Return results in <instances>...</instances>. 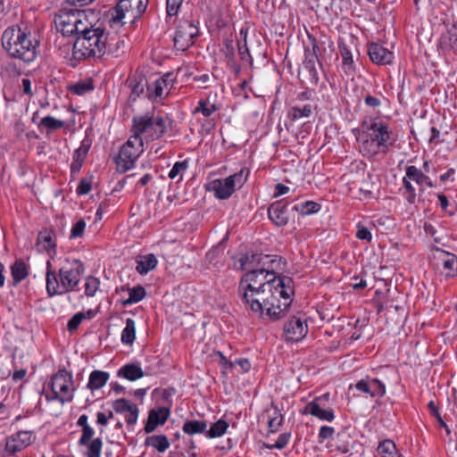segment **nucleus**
Masks as SVG:
<instances>
[{"label":"nucleus","instance_id":"a211bd4d","mask_svg":"<svg viewBox=\"0 0 457 457\" xmlns=\"http://www.w3.org/2000/svg\"><path fill=\"white\" fill-rule=\"evenodd\" d=\"M268 217L278 227L287 225L290 217L287 200L281 199L272 203L268 208Z\"/></svg>","mask_w":457,"mask_h":457},{"label":"nucleus","instance_id":"c85d7f7f","mask_svg":"<svg viewBox=\"0 0 457 457\" xmlns=\"http://www.w3.org/2000/svg\"><path fill=\"white\" fill-rule=\"evenodd\" d=\"M439 258L445 276L446 278L457 276V256L452 253L442 251Z\"/></svg>","mask_w":457,"mask_h":457},{"label":"nucleus","instance_id":"7ed1b4c3","mask_svg":"<svg viewBox=\"0 0 457 457\" xmlns=\"http://www.w3.org/2000/svg\"><path fill=\"white\" fill-rule=\"evenodd\" d=\"M65 262L58 272L53 269L50 261L46 262V292L50 297L77 290L80 276L85 271L84 264L79 259H65Z\"/></svg>","mask_w":457,"mask_h":457},{"label":"nucleus","instance_id":"f257e3e1","mask_svg":"<svg viewBox=\"0 0 457 457\" xmlns=\"http://www.w3.org/2000/svg\"><path fill=\"white\" fill-rule=\"evenodd\" d=\"M2 46L11 58L23 62H33L38 53L40 41L31 31V28L21 23L8 27L1 37Z\"/></svg>","mask_w":457,"mask_h":457},{"label":"nucleus","instance_id":"ea45409f","mask_svg":"<svg viewBox=\"0 0 457 457\" xmlns=\"http://www.w3.org/2000/svg\"><path fill=\"white\" fill-rule=\"evenodd\" d=\"M313 112V107L312 104H304L303 106H293L288 110V118L295 121L302 118H309Z\"/></svg>","mask_w":457,"mask_h":457},{"label":"nucleus","instance_id":"680f3d73","mask_svg":"<svg viewBox=\"0 0 457 457\" xmlns=\"http://www.w3.org/2000/svg\"><path fill=\"white\" fill-rule=\"evenodd\" d=\"M187 169V162H177L174 163L173 167L169 172V178L171 179H176L181 172L185 171Z\"/></svg>","mask_w":457,"mask_h":457},{"label":"nucleus","instance_id":"a18cd8bd","mask_svg":"<svg viewBox=\"0 0 457 457\" xmlns=\"http://www.w3.org/2000/svg\"><path fill=\"white\" fill-rule=\"evenodd\" d=\"M219 110V108L217 107L216 104H212L209 100L207 99H201L199 102H198V104L197 106L195 107V109L194 110V113H202L205 118H209L211 117L215 112H217Z\"/></svg>","mask_w":457,"mask_h":457},{"label":"nucleus","instance_id":"338daca9","mask_svg":"<svg viewBox=\"0 0 457 457\" xmlns=\"http://www.w3.org/2000/svg\"><path fill=\"white\" fill-rule=\"evenodd\" d=\"M92 188V182L90 179H80L78 187L76 189V193L79 195H87Z\"/></svg>","mask_w":457,"mask_h":457},{"label":"nucleus","instance_id":"6e6d98bb","mask_svg":"<svg viewBox=\"0 0 457 457\" xmlns=\"http://www.w3.org/2000/svg\"><path fill=\"white\" fill-rule=\"evenodd\" d=\"M221 52L225 55L228 63L234 61L235 50H234L233 40L231 38H226L223 41V46H222Z\"/></svg>","mask_w":457,"mask_h":457},{"label":"nucleus","instance_id":"b1692460","mask_svg":"<svg viewBox=\"0 0 457 457\" xmlns=\"http://www.w3.org/2000/svg\"><path fill=\"white\" fill-rule=\"evenodd\" d=\"M405 175L408 179L414 181L420 187V193L424 191V186L428 187H434V183L431 179L426 175L424 171L414 165H410L405 168Z\"/></svg>","mask_w":457,"mask_h":457},{"label":"nucleus","instance_id":"3c124183","mask_svg":"<svg viewBox=\"0 0 457 457\" xmlns=\"http://www.w3.org/2000/svg\"><path fill=\"white\" fill-rule=\"evenodd\" d=\"M100 287L99 278L89 276L86 278L85 282V295L87 297H92L96 295Z\"/></svg>","mask_w":457,"mask_h":457},{"label":"nucleus","instance_id":"4c0bfd02","mask_svg":"<svg viewBox=\"0 0 457 457\" xmlns=\"http://www.w3.org/2000/svg\"><path fill=\"white\" fill-rule=\"evenodd\" d=\"M145 446H151L160 453H163L170 447L168 437L164 435H154L145 440Z\"/></svg>","mask_w":457,"mask_h":457},{"label":"nucleus","instance_id":"e2e57ef3","mask_svg":"<svg viewBox=\"0 0 457 457\" xmlns=\"http://www.w3.org/2000/svg\"><path fill=\"white\" fill-rule=\"evenodd\" d=\"M183 0H166V11L168 16H175L178 14Z\"/></svg>","mask_w":457,"mask_h":457},{"label":"nucleus","instance_id":"0eeeda50","mask_svg":"<svg viewBox=\"0 0 457 457\" xmlns=\"http://www.w3.org/2000/svg\"><path fill=\"white\" fill-rule=\"evenodd\" d=\"M272 278L266 281L265 285L260 287V288H250L237 291L238 296L242 303L250 308V310L260 315L266 316L267 303H269V295L271 290Z\"/></svg>","mask_w":457,"mask_h":457},{"label":"nucleus","instance_id":"c03bdc74","mask_svg":"<svg viewBox=\"0 0 457 457\" xmlns=\"http://www.w3.org/2000/svg\"><path fill=\"white\" fill-rule=\"evenodd\" d=\"M228 428V423L220 419L212 424L209 430L206 429L205 436L209 438H216L223 436Z\"/></svg>","mask_w":457,"mask_h":457},{"label":"nucleus","instance_id":"13d9d810","mask_svg":"<svg viewBox=\"0 0 457 457\" xmlns=\"http://www.w3.org/2000/svg\"><path fill=\"white\" fill-rule=\"evenodd\" d=\"M290 437H291L290 433H282L279 435V436L277 439V441L275 442V444L267 445L266 448L270 449V450H272V449L282 450L287 445Z\"/></svg>","mask_w":457,"mask_h":457},{"label":"nucleus","instance_id":"dca6fc26","mask_svg":"<svg viewBox=\"0 0 457 457\" xmlns=\"http://www.w3.org/2000/svg\"><path fill=\"white\" fill-rule=\"evenodd\" d=\"M148 0H120L116 6V16L112 18L114 22L120 21L126 12H132V18H138L147 8Z\"/></svg>","mask_w":457,"mask_h":457},{"label":"nucleus","instance_id":"20e7f679","mask_svg":"<svg viewBox=\"0 0 457 457\" xmlns=\"http://www.w3.org/2000/svg\"><path fill=\"white\" fill-rule=\"evenodd\" d=\"M271 290L267 303L266 316L270 320H279L286 317L292 304L295 294L294 282L287 276L272 278Z\"/></svg>","mask_w":457,"mask_h":457},{"label":"nucleus","instance_id":"c756f323","mask_svg":"<svg viewBox=\"0 0 457 457\" xmlns=\"http://www.w3.org/2000/svg\"><path fill=\"white\" fill-rule=\"evenodd\" d=\"M12 286L16 287L29 276V268L22 259L16 260L11 265Z\"/></svg>","mask_w":457,"mask_h":457},{"label":"nucleus","instance_id":"412c9836","mask_svg":"<svg viewBox=\"0 0 457 457\" xmlns=\"http://www.w3.org/2000/svg\"><path fill=\"white\" fill-rule=\"evenodd\" d=\"M368 54L370 61L378 65L390 64L395 58L393 52L389 51L383 45L375 42L369 44Z\"/></svg>","mask_w":457,"mask_h":457},{"label":"nucleus","instance_id":"f704fd0d","mask_svg":"<svg viewBox=\"0 0 457 457\" xmlns=\"http://www.w3.org/2000/svg\"><path fill=\"white\" fill-rule=\"evenodd\" d=\"M207 427L208 422L204 420H188L184 422L182 431L188 436L206 434Z\"/></svg>","mask_w":457,"mask_h":457},{"label":"nucleus","instance_id":"473e14b6","mask_svg":"<svg viewBox=\"0 0 457 457\" xmlns=\"http://www.w3.org/2000/svg\"><path fill=\"white\" fill-rule=\"evenodd\" d=\"M37 245L41 250L49 252L56 247L55 234L52 229H45L37 235Z\"/></svg>","mask_w":457,"mask_h":457},{"label":"nucleus","instance_id":"58836bf2","mask_svg":"<svg viewBox=\"0 0 457 457\" xmlns=\"http://www.w3.org/2000/svg\"><path fill=\"white\" fill-rule=\"evenodd\" d=\"M321 209V205L314 201H305L295 204L292 207V211L297 212L303 216L311 215L318 212Z\"/></svg>","mask_w":457,"mask_h":457},{"label":"nucleus","instance_id":"2f4dec72","mask_svg":"<svg viewBox=\"0 0 457 457\" xmlns=\"http://www.w3.org/2000/svg\"><path fill=\"white\" fill-rule=\"evenodd\" d=\"M110 374L103 370H93L88 378L87 387L91 390H98L102 388L108 381Z\"/></svg>","mask_w":457,"mask_h":457},{"label":"nucleus","instance_id":"69168bd1","mask_svg":"<svg viewBox=\"0 0 457 457\" xmlns=\"http://www.w3.org/2000/svg\"><path fill=\"white\" fill-rule=\"evenodd\" d=\"M82 434L79 440V445L82 446V445H86L88 442L92 441L94 438L95 431L91 426L87 428H81Z\"/></svg>","mask_w":457,"mask_h":457},{"label":"nucleus","instance_id":"774afa93","mask_svg":"<svg viewBox=\"0 0 457 457\" xmlns=\"http://www.w3.org/2000/svg\"><path fill=\"white\" fill-rule=\"evenodd\" d=\"M356 237L360 240H366L367 242L372 240V235L370 229L361 224L357 226Z\"/></svg>","mask_w":457,"mask_h":457},{"label":"nucleus","instance_id":"6ab92c4d","mask_svg":"<svg viewBox=\"0 0 457 457\" xmlns=\"http://www.w3.org/2000/svg\"><path fill=\"white\" fill-rule=\"evenodd\" d=\"M354 387L370 397H382L386 394V385L379 379L370 377L359 380Z\"/></svg>","mask_w":457,"mask_h":457},{"label":"nucleus","instance_id":"bf43d9fd","mask_svg":"<svg viewBox=\"0 0 457 457\" xmlns=\"http://www.w3.org/2000/svg\"><path fill=\"white\" fill-rule=\"evenodd\" d=\"M304 53H310L319 57L320 46L317 39L311 34H308V44L304 47Z\"/></svg>","mask_w":457,"mask_h":457},{"label":"nucleus","instance_id":"e433bc0d","mask_svg":"<svg viewBox=\"0 0 457 457\" xmlns=\"http://www.w3.org/2000/svg\"><path fill=\"white\" fill-rule=\"evenodd\" d=\"M64 125V121L58 120L51 115H48L41 119L40 122L37 125V128L41 132H43L44 129H46V133L50 134L53 131L63 128Z\"/></svg>","mask_w":457,"mask_h":457},{"label":"nucleus","instance_id":"052dcab7","mask_svg":"<svg viewBox=\"0 0 457 457\" xmlns=\"http://www.w3.org/2000/svg\"><path fill=\"white\" fill-rule=\"evenodd\" d=\"M238 54L243 61L252 62V57L249 54V50L246 45V37L245 36L243 41L237 43Z\"/></svg>","mask_w":457,"mask_h":457},{"label":"nucleus","instance_id":"bb28decb","mask_svg":"<svg viewBox=\"0 0 457 457\" xmlns=\"http://www.w3.org/2000/svg\"><path fill=\"white\" fill-rule=\"evenodd\" d=\"M439 47L444 53H457V28L453 27L443 34L439 40Z\"/></svg>","mask_w":457,"mask_h":457},{"label":"nucleus","instance_id":"79ce46f5","mask_svg":"<svg viewBox=\"0 0 457 457\" xmlns=\"http://www.w3.org/2000/svg\"><path fill=\"white\" fill-rule=\"evenodd\" d=\"M93 89L94 84L91 79L79 80L68 87L70 93L77 96H83Z\"/></svg>","mask_w":457,"mask_h":457},{"label":"nucleus","instance_id":"8fccbe9b","mask_svg":"<svg viewBox=\"0 0 457 457\" xmlns=\"http://www.w3.org/2000/svg\"><path fill=\"white\" fill-rule=\"evenodd\" d=\"M378 451L384 457H397L396 446L391 440H385L380 443Z\"/></svg>","mask_w":457,"mask_h":457},{"label":"nucleus","instance_id":"423d86ee","mask_svg":"<svg viewBox=\"0 0 457 457\" xmlns=\"http://www.w3.org/2000/svg\"><path fill=\"white\" fill-rule=\"evenodd\" d=\"M166 119L160 115H140L133 118V135L141 137L158 139L166 132Z\"/></svg>","mask_w":457,"mask_h":457},{"label":"nucleus","instance_id":"603ef678","mask_svg":"<svg viewBox=\"0 0 457 457\" xmlns=\"http://www.w3.org/2000/svg\"><path fill=\"white\" fill-rule=\"evenodd\" d=\"M135 405V403H130L129 400L125 398H120L112 403V409L117 413H125L129 412L131 409H133Z\"/></svg>","mask_w":457,"mask_h":457},{"label":"nucleus","instance_id":"ddd939ff","mask_svg":"<svg viewBox=\"0 0 457 457\" xmlns=\"http://www.w3.org/2000/svg\"><path fill=\"white\" fill-rule=\"evenodd\" d=\"M36 440L33 430H19L5 438L4 451L12 456L22 452Z\"/></svg>","mask_w":457,"mask_h":457},{"label":"nucleus","instance_id":"72a5a7b5","mask_svg":"<svg viewBox=\"0 0 457 457\" xmlns=\"http://www.w3.org/2000/svg\"><path fill=\"white\" fill-rule=\"evenodd\" d=\"M136 270L140 275H145L150 270H154L157 265V259L154 253L139 256L136 260Z\"/></svg>","mask_w":457,"mask_h":457},{"label":"nucleus","instance_id":"f3484780","mask_svg":"<svg viewBox=\"0 0 457 457\" xmlns=\"http://www.w3.org/2000/svg\"><path fill=\"white\" fill-rule=\"evenodd\" d=\"M174 77L172 73H166L162 77L157 79L154 83L147 86V97L156 101L162 99L163 96L168 95L172 87Z\"/></svg>","mask_w":457,"mask_h":457},{"label":"nucleus","instance_id":"37998d69","mask_svg":"<svg viewBox=\"0 0 457 457\" xmlns=\"http://www.w3.org/2000/svg\"><path fill=\"white\" fill-rule=\"evenodd\" d=\"M78 14V21L76 22V32H74V35L77 37L79 36H85V32L91 31V29H95L96 25H91L87 22L86 13L81 11H77Z\"/></svg>","mask_w":457,"mask_h":457},{"label":"nucleus","instance_id":"cd10ccee","mask_svg":"<svg viewBox=\"0 0 457 457\" xmlns=\"http://www.w3.org/2000/svg\"><path fill=\"white\" fill-rule=\"evenodd\" d=\"M129 87L130 88L129 100L134 102L139 97L149 86L147 79L143 75H135L128 80Z\"/></svg>","mask_w":457,"mask_h":457},{"label":"nucleus","instance_id":"f03ea898","mask_svg":"<svg viewBox=\"0 0 457 457\" xmlns=\"http://www.w3.org/2000/svg\"><path fill=\"white\" fill-rule=\"evenodd\" d=\"M362 128L365 130L358 139L359 147L361 154L368 159H375L379 154H386L396 142L389 123L378 118L370 119Z\"/></svg>","mask_w":457,"mask_h":457},{"label":"nucleus","instance_id":"c9c22d12","mask_svg":"<svg viewBox=\"0 0 457 457\" xmlns=\"http://www.w3.org/2000/svg\"><path fill=\"white\" fill-rule=\"evenodd\" d=\"M316 63L320 65L319 61V57L316 55H312L310 53H304V60L303 62V66L305 70L308 71L310 75V79L313 84H317L319 80L318 71L316 69Z\"/></svg>","mask_w":457,"mask_h":457},{"label":"nucleus","instance_id":"f8f14e48","mask_svg":"<svg viewBox=\"0 0 457 457\" xmlns=\"http://www.w3.org/2000/svg\"><path fill=\"white\" fill-rule=\"evenodd\" d=\"M199 35L198 27L192 21H180L176 28L174 46L179 51L188 49Z\"/></svg>","mask_w":457,"mask_h":457},{"label":"nucleus","instance_id":"a19ab883","mask_svg":"<svg viewBox=\"0 0 457 457\" xmlns=\"http://www.w3.org/2000/svg\"><path fill=\"white\" fill-rule=\"evenodd\" d=\"M136 338V325L134 320H126V327L121 332V342L124 345H132Z\"/></svg>","mask_w":457,"mask_h":457},{"label":"nucleus","instance_id":"7c9ffc66","mask_svg":"<svg viewBox=\"0 0 457 457\" xmlns=\"http://www.w3.org/2000/svg\"><path fill=\"white\" fill-rule=\"evenodd\" d=\"M266 412L268 414V426L269 432L275 433L278 431L281 427L284 418L283 415L277 405L273 403H271L270 409H267Z\"/></svg>","mask_w":457,"mask_h":457},{"label":"nucleus","instance_id":"49530a36","mask_svg":"<svg viewBox=\"0 0 457 457\" xmlns=\"http://www.w3.org/2000/svg\"><path fill=\"white\" fill-rule=\"evenodd\" d=\"M129 297L123 302L124 305H129L140 302L145 298L146 292L144 287L138 285L132 288H128Z\"/></svg>","mask_w":457,"mask_h":457},{"label":"nucleus","instance_id":"0e129e2a","mask_svg":"<svg viewBox=\"0 0 457 457\" xmlns=\"http://www.w3.org/2000/svg\"><path fill=\"white\" fill-rule=\"evenodd\" d=\"M86 222L84 221V220H79V221H77L71 228V238L81 237L84 234Z\"/></svg>","mask_w":457,"mask_h":457},{"label":"nucleus","instance_id":"5fc2aeb1","mask_svg":"<svg viewBox=\"0 0 457 457\" xmlns=\"http://www.w3.org/2000/svg\"><path fill=\"white\" fill-rule=\"evenodd\" d=\"M428 408L430 411V414L435 417L440 426V428H443L445 429L447 434H450V429L446 423L444 421L443 418L440 415V412L438 411V408L436 407V403L433 401H430L428 404Z\"/></svg>","mask_w":457,"mask_h":457},{"label":"nucleus","instance_id":"39448f33","mask_svg":"<svg viewBox=\"0 0 457 457\" xmlns=\"http://www.w3.org/2000/svg\"><path fill=\"white\" fill-rule=\"evenodd\" d=\"M108 33L101 26H96L85 36H79L72 48V59L81 61L87 58H101L106 50Z\"/></svg>","mask_w":457,"mask_h":457},{"label":"nucleus","instance_id":"a878e982","mask_svg":"<svg viewBox=\"0 0 457 457\" xmlns=\"http://www.w3.org/2000/svg\"><path fill=\"white\" fill-rule=\"evenodd\" d=\"M148 372H145L137 362H131L123 365L117 371V376L129 381H135L143 378Z\"/></svg>","mask_w":457,"mask_h":457},{"label":"nucleus","instance_id":"aec40b11","mask_svg":"<svg viewBox=\"0 0 457 457\" xmlns=\"http://www.w3.org/2000/svg\"><path fill=\"white\" fill-rule=\"evenodd\" d=\"M170 411L167 407H158L151 409L148 412V418L145 424L144 430L146 434L154 432L157 427L165 424L169 419Z\"/></svg>","mask_w":457,"mask_h":457},{"label":"nucleus","instance_id":"864d4df0","mask_svg":"<svg viewBox=\"0 0 457 457\" xmlns=\"http://www.w3.org/2000/svg\"><path fill=\"white\" fill-rule=\"evenodd\" d=\"M86 319V314L82 312L74 314L68 321L67 329L72 333L78 329L82 320Z\"/></svg>","mask_w":457,"mask_h":457},{"label":"nucleus","instance_id":"393cba45","mask_svg":"<svg viewBox=\"0 0 457 457\" xmlns=\"http://www.w3.org/2000/svg\"><path fill=\"white\" fill-rule=\"evenodd\" d=\"M338 48L342 57V69L345 74L348 77H353L356 72V65L351 49L344 42L338 43Z\"/></svg>","mask_w":457,"mask_h":457},{"label":"nucleus","instance_id":"5701e85b","mask_svg":"<svg viewBox=\"0 0 457 457\" xmlns=\"http://www.w3.org/2000/svg\"><path fill=\"white\" fill-rule=\"evenodd\" d=\"M78 21L77 11L72 12H64L58 15L55 20V25L58 31L63 36H71L76 32V22Z\"/></svg>","mask_w":457,"mask_h":457},{"label":"nucleus","instance_id":"6e6552de","mask_svg":"<svg viewBox=\"0 0 457 457\" xmlns=\"http://www.w3.org/2000/svg\"><path fill=\"white\" fill-rule=\"evenodd\" d=\"M248 175L249 170L243 168L224 179H213L209 183L208 189L214 193L216 198L228 199L235 192L237 187H241L245 183Z\"/></svg>","mask_w":457,"mask_h":457},{"label":"nucleus","instance_id":"2eb2a0df","mask_svg":"<svg viewBox=\"0 0 457 457\" xmlns=\"http://www.w3.org/2000/svg\"><path fill=\"white\" fill-rule=\"evenodd\" d=\"M329 400V394H324L319 397H315L312 402L305 405L304 412L311 414L320 420L333 421L335 419L334 411L326 409V405Z\"/></svg>","mask_w":457,"mask_h":457},{"label":"nucleus","instance_id":"4d7b16f0","mask_svg":"<svg viewBox=\"0 0 457 457\" xmlns=\"http://www.w3.org/2000/svg\"><path fill=\"white\" fill-rule=\"evenodd\" d=\"M91 146V141L85 138L80 146L75 151L73 156L76 157V161H84Z\"/></svg>","mask_w":457,"mask_h":457},{"label":"nucleus","instance_id":"1a4fd4ad","mask_svg":"<svg viewBox=\"0 0 457 457\" xmlns=\"http://www.w3.org/2000/svg\"><path fill=\"white\" fill-rule=\"evenodd\" d=\"M72 374L65 369L59 370L57 373L51 378L49 386L53 392V396L46 395L48 401L57 400L62 403H70L73 399Z\"/></svg>","mask_w":457,"mask_h":457},{"label":"nucleus","instance_id":"9b49d317","mask_svg":"<svg viewBox=\"0 0 457 457\" xmlns=\"http://www.w3.org/2000/svg\"><path fill=\"white\" fill-rule=\"evenodd\" d=\"M308 331L306 315L297 312L285 322L282 336L286 342L297 343L306 337Z\"/></svg>","mask_w":457,"mask_h":457},{"label":"nucleus","instance_id":"de8ad7c7","mask_svg":"<svg viewBox=\"0 0 457 457\" xmlns=\"http://www.w3.org/2000/svg\"><path fill=\"white\" fill-rule=\"evenodd\" d=\"M403 187L404 189L403 196L410 204H414L417 202V193L415 187L411 184V180L407 179L405 175L403 178Z\"/></svg>","mask_w":457,"mask_h":457},{"label":"nucleus","instance_id":"09e8293b","mask_svg":"<svg viewBox=\"0 0 457 457\" xmlns=\"http://www.w3.org/2000/svg\"><path fill=\"white\" fill-rule=\"evenodd\" d=\"M82 446H87V457H101L103 441L100 437H96Z\"/></svg>","mask_w":457,"mask_h":457},{"label":"nucleus","instance_id":"9d476101","mask_svg":"<svg viewBox=\"0 0 457 457\" xmlns=\"http://www.w3.org/2000/svg\"><path fill=\"white\" fill-rule=\"evenodd\" d=\"M143 151L142 137L134 135L121 146L118 156L115 158L117 170L126 172L131 169L139 154Z\"/></svg>","mask_w":457,"mask_h":457},{"label":"nucleus","instance_id":"4be33fe9","mask_svg":"<svg viewBox=\"0 0 457 457\" xmlns=\"http://www.w3.org/2000/svg\"><path fill=\"white\" fill-rule=\"evenodd\" d=\"M268 277L257 265L253 270H249L245 273L239 283L237 291L243 290V288L250 289L262 287V285L266 284V279Z\"/></svg>","mask_w":457,"mask_h":457},{"label":"nucleus","instance_id":"4468645a","mask_svg":"<svg viewBox=\"0 0 457 457\" xmlns=\"http://www.w3.org/2000/svg\"><path fill=\"white\" fill-rule=\"evenodd\" d=\"M247 262L256 263V265L268 276H273L278 270H282V258L278 255H270V254H262L256 253L252 254L251 258H245V261L242 262V264L245 265Z\"/></svg>","mask_w":457,"mask_h":457}]
</instances>
